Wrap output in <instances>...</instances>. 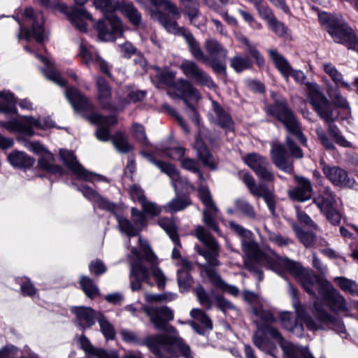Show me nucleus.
Segmentation results:
<instances>
[{
	"label": "nucleus",
	"mask_w": 358,
	"mask_h": 358,
	"mask_svg": "<svg viewBox=\"0 0 358 358\" xmlns=\"http://www.w3.org/2000/svg\"><path fill=\"white\" fill-rule=\"evenodd\" d=\"M242 250L245 254L244 264L247 269L252 272L259 281L263 279L261 266H269L278 275L283 277V273L278 268H283L292 275L301 285L304 290L315 296V287H318L319 294L323 297L329 308L335 312L347 311L348 307L343 296L337 292L327 280L320 278L310 271L303 268L299 262L288 258L280 259L276 264L263 252L257 243L253 240H243Z\"/></svg>",
	"instance_id": "nucleus-1"
},
{
	"label": "nucleus",
	"mask_w": 358,
	"mask_h": 358,
	"mask_svg": "<svg viewBox=\"0 0 358 358\" xmlns=\"http://www.w3.org/2000/svg\"><path fill=\"white\" fill-rule=\"evenodd\" d=\"M143 310L155 328L165 333L145 338L143 345H146L158 358H195V353L180 336L176 329L166 324L173 319V313L169 308L145 306Z\"/></svg>",
	"instance_id": "nucleus-2"
},
{
	"label": "nucleus",
	"mask_w": 358,
	"mask_h": 358,
	"mask_svg": "<svg viewBox=\"0 0 358 358\" xmlns=\"http://www.w3.org/2000/svg\"><path fill=\"white\" fill-rule=\"evenodd\" d=\"M119 230L128 237L138 236L140 251L132 247L131 251L137 257V261L131 264L130 283L132 291L141 289V282L152 285L150 282V272L155 279L157 286L164 289L166 285V278L161 269L157 266V257L150 248L148 241L140 235L139 228L136 227L128 218L116 215Z\"/></svg>",
	"instance_id": "nucleus-3"
},
{
	"label": "nucleus",
	"mask_w": 358,
	"mask_h": 358,
	"mask_svg": "<svg viewBox=\"0 0 358 358\" xmlns=\"http://www.w3.org/2000/svg\"><path fill=\"white\" fill-rule=\"evenodd\" d=\"M195 237L203 243V246L195 245V251L206 260L202 265L201 273H204L210 282L217 288L224 290L233 296H237L238 289L226 283L219 275L214 267L220 264V245L211 234L202 226H197L194 232Z\"/></svg>",
	"instance_id": "nucleus-4"
},
{
	"label": "nucleus",
	"mask_w": 358,
	"mask_h": 358,
	"mask_svg": "<svg viewBox=\"0 0 358 358\" xmlns=\"http://www.w3.org/2000/svg\"><path fill=\"white\" fill-rule=\"evenodd\" d=\"M151 3L157 8L156 10H152L151 13L152 18L158 21L168 32L182 35L192 57L203 64H207L209 62V57L204 54L193 35L190 32L180 28L175 20L170 19L158 10L159 8L164 9L178 19L180 17V15L177 6L169 0H151Z\"/></svg>",
	"instance_id": "nucleus-5"
},
{
	"label": "nucleus",
	"mask_w": 358,
	"mask_h": 358,
	"mask_svg": "<svg viewBox=\"0 0 358 358\" xmlns=\"http://www.w3.org/2000/svg\"><path fill=\"white\" fill-rule=\"evenodd\" d=\"M288 288L292 298V306L297 319L303 321L306 324L307 329L310 331H316L323 329L326 326L337 332L341 336L345 334L346 330L343 321L331 316L325 310L319 308L317 303H315V315L317 320H314L306 313L304 308L300 304L295 288L290 283L288 284Z\"/></svg>",
	"instance_id": "nucleus-6"
},
{
	"label": "nucleus",
	"mask_w": 358,
	"mask_h": 358,
	"mask_svg": "<svg viewBox=\"0 0 358 358\" xmlns=\"http://www.w3.org/2000/svg\"><path fill=\"white\" fill-rule=\"evenodd\" d=\"M94 5L96 9L103 13L105 18L99 20L94 27L98 31L100 41H108L122 33V25L119 18L113 15L118 10L121 3L115 0H94Z\"/></svg>",
	"instance_id": "nucleus-7"
},
{
	"label": "nucleus",
	"mask_w": 358,
	"mask_h": 358,
	"mask_svg": "<svg viewBox=\"0 0 358 358\" xmlns=\"http://www.w3.org/2000/svg\"><path fill=\"white\" fill-rule=\"evenodd\" d=\"M306 85L310 103L321 118L328 123L329 134L340 146L343 148L351 147V143L345 138L341 134L338 128L331 122L332 120V113L330 110L329 101L320 92L318 85L315 83H307Z\"/></svg>",
	"instance_id": "nucleus-8"
},
{
	"label": "nucleus",
	"mask_w": 358,
	"mask_h": 358,
	"mask_svg": "<svg viewBox=\"0 0 358 358\" xmlns=\"http://www.w3.org/2000/svg\"><path fill=\"white\" fill-rule=\"evenodd\" d=\"M318 18L336 43L344 44L348 48L358 52V38L341 18L327 13H319Z\"/></svg>",
	"instance_id": "nucleus-9"
},
{
	"label": "nucleus",
	"mask_w": 358,
	"mask_h": 358,
	"mask_svg": "<svg viewBox=\"0 0 358 358\" xmlns=\"http://www.w3.org/2000/svg\"><path fill=\"white\" fill-rule=\"evenodd\" d=\"M266 113L281 122L289 134L295 136L301 144L306 145L307 139L301 131L300 124L285 101H277L268 106Z\"/></svg>",
	"instance_id": "nucleus-10"
},
{
	"label": "nucleus",
	"mask_w": 358,
	"mask_h": 358,
	"mask_svg": "<svg viewBox=\"0 0 358 358\" xmlns=\"http://www.w3.org/2000/svg\"><path fill=\"white\" fill-rule=\"evenodd\" d=\"M0 126L12 133H22L29 136L34 135V129H48L55 127L50 117L36 118L32 116H22L20 119L0 122Z\"/></svg>",
	"instance_id": "nucleus-11"
},
{
	"label": "nucleus",
	"mask_w": 358,
	"mask_h": 358,
	"mask_svg": "<svg viewBox=\"0 0 358 358\" xmlns=\"http://www.w3.org/2000/svg\"><path fill=\"white\" fill-rule=\"evenodd\" d=\"M171 96H176L184 100L187 106V113L192 120L199 124V118L195 108L189 103V101H198L201 95L198 90L188 80L180 78L174 82L168 92Z\"/></svg>",
	"instance_id": "nucleus-12"
},
{
	"label": "nucleus",
	"mask_w": 358,
	"mask_h": 358,
	"mask_svg": "<svg viewBox=\"0 0 358 358\" xmlns=\"http://www.w3.org/2000/svg\"><path fill=\"white\" fill-rule=\"evenodd\" d=\"M313 203L332 224H339L341 214L336 209L337 197L330 187L320 189L318 195L313 199Z\"/></svg>",
	"instance_id": "nucleus-13"
},
{
	"label": "nucleus",
	"mask_w": 358,
	"mask_h": 358,
	"mask_svg": "<svg viewBox=\"0 0 358 358\" xmlns=\"http://www.w3.org/2000/svg\"><path fill=\"white\" fill-rule=\"evenodd\" d=\"M204 47L208 54L209 64L213 71L219 74H226L225 59L228 51L217 40L208 38L204 43Z\"/></svg>",
	"instance_id": "nucleus-14"
},
{
	"label": "nucleus",
	"mask_w": 358,
	"mask_h": 358,
	"mask_svg": "<svg viewBox=\"0 0 358 358\" xmlns=\"http://www.w3.org/2000/svg\"><path fill=\"white\" fill-rule=\"evenodd\" d=\"M195 292L200 304L206 310H210L214 304L224 314L229 311L237 312L236 306L222 295L215 294L214 292L209 294L201 286L196 287Z\"/></svg>",
	"instance_id": "nucleus-15"
},
{
	"label": "nucleus",
	"mask_w": 358,
	"mask_h": 358,
	"mask_svg": "<svg viewBox=\"0 0 358 358\" xmlns=\"http://www.w3.org/2000/svg\"><path fill=\"white\" fill-rule=\"evenodd\" d=\"M180 69L186 77L193 79L196 84L206 86L210 89L216 87L210 76L199 67L195 62L184 59L180 64Z\"/></svg>",
	"instance_id": "nucleus-16"
},
{
	"label": "nucleus",
	"mask_w": 358,
	"mask_h": 358,
	"mask_svg": "<svg viewBox=\"0 0 358 358\" xmlns=\"http://www.w3.org/2000/svg\"><path fill=\"white\" fill-rule=\"evenodd\" d=\"M25 17L33 20L31 32L27 28H22L20 26V33L19 38H24L26 40H29L31 36L38 42L41 43L44 41L45 34L43 27V17L41 13H34L31 8H27L24 10Z\"/></svg>",
	"instance_id": "nucleus-17"
},
{
	"label": "nucleus",
	"mask_w": 358,
	"mask_h": 358,
	"mask_svg": "<svg viewBox=\"0 0 358 358\" xmlns=\"http://www.w3.org/2000/svg\"><path fill=\"white\" fill-rule=\"evenodd\" d=\"M60 157L64 164L76 176L81 180L91 181L94 178L97 180H106L101 176L96 175L94 173L89 172L85 169L83 166L77 161L74 154L66 150H60Z\"/></svg>",
	"instance_id": "nucleus-18"
},
{
	"label": "nucleus",
	"mask_w": 358,
	"mask_h": 358,
	"mask_svg": "<svg viewBox=\"0 0 358 358\" xmlns=\"http://www.w3.org/2000/svg\"><path fill=\"white\" fill-rule=\"evenodd\" d=\"M243 182L250 192L255 196L262 197L272 215L275 214V202L273 193L268 189L264 184H257L253 177L245 173L243 176Z\"/></svg>",
	"instance_id": "nucleus-19"
},
{
	"label": "nucleus",
	"mask_w": 358,
	"mask_h": 358,
	"mask_svg": "<svg viewBox=\"0 0 358 358\" xmlns=\"http://www.w3.org/2000/svg\"><path fill=\"white\" fill-rule=\"evenodd\" d=\"M243 160L260 178L267 182L273 180V174L269 170V162L265 157L252 152L245 156Z\"/></svg>",
	"instance_id": "nucleus-20"
},
{
	"label": "nucleus",
	"mask_w": 358,
	"mask_h": 358,
	"mask_svg": "<svg viewBox=\"0 0 358 358\" xmlns=\"http://www.w3.org/2000/svg\"><path fill=\"white\" fill-rule=\"evenodd\" d=\"M155 166L169 176L171 180V184L176 192L180 190L189 192L194 189L193 185L186 178H182L180 176L178 170L171 164L160 161H153Z\"/></svg>",
	"instance_id": "nucleus-21"
},
{
	"label": "nucleus",
	"mask_w": 358,
	"mask_h": 358,
	"mask_svg": "<svg viewBox=\"0 0 358 358\" xmlns=\"http://www.w3.org/2000/svg\"><path fill=\"white\" fill-rule=\"evenodd\" d=\"M321 165L323 173L333 185L339 187H354L355 181L348 177L344 169L338 166H330L324 162H322Z\"/></svg>",
	"instance_id": "nucleus-22"
},
{
	"label": "nucleus",
	"mask_w": 358,
	"mask_h": 358,
	"mask_svg": "<svg viewBox=\"0 0 358 358\" xmlns=\"http://www.w3.org/2000/svg\"><path fill=\"white\" fill-rule=\"evenodd\" d=\"M203 139L213 142V139L210 136V131L206 129L199 130L198 135L196 136L194 148L197 152V155L202 163L212 169H215V164L213 157L208 150V148L205 145Z\"/></svg>",
	"instance_id": "nucleus-23"
},
{
	"label": "nucleus",
	"mask_w": 358,
	"mask_h": 358,
	"mask_svg": "<svg viewBox=\"0 0 358 358\" xmlns=\"http://www.w3.org/2000/svg\"><path fill=\"white\" fill-rule=\"evenodd\" d=\"M210 120L224 129L232 131L234 128V122L231 115L217 101L212 99H210Z\"/></svg>",
	"instance_id": "nucleus-24"
},
{
	"label": "nucleus",
	"mask_w": 358,
	"mask_h": 358,
	"mask_svg": "<svg viewBox=\"0 0 358 358\" xmlns=\"http://www.w3.org/2000/svg\"><path fill=\"white\" fill-rule=\"evenodd\" d=\"M89 120L92 123L98 124L99 128L96 131L97 138L102 141L110 140L109 127L117 123V119L115 116L104 117L99 114H93L89 117Z\"/></svg>",
	"instance_id": "nucleus-25"
},
{
	"label": "nucleus",
	"mask_w": 358,
	"mask_h": 358,
	"mask_svg": "<svg viewBox=\"0 0 358 358\" xmlns=\"http://www.w3.org/2000/svg\"><path fill=\"white\" fill-rule=\"evenodd\" d=\"M64 94L75 111L81 112L92 109V103L78 89L75 87L67 88Z\"/></svg>",
	"instance_id": "nucleus-26"
},
{
	"label": "nucleus",
	"mask_w": 358,
	"mask_h": 358,
	"mask_svg": "<svg viewBox=\"0 0 358 358\" xmlns=\"http://www.w3.org/2000/svg\"><path fill=\"white\" fill-rule=\"evenodd\" d=\"M271 155L272 161L277 167L287 173L292 171L293 166L292 162H289L288 155L282 144L278 143H273Z\"/></svg>",
	"instance_id": "nucleus-27"
},
{
	"label": "nucleus",
	"mask_w": 358,
	"mask_h": 358,
	"mask_svg": "<svg viewBox=\"0 0 358 358\" xmlns=\"http://www.w3.org/2000/svg\"><path fill=\"white\" fill-rule=\"evenodd\" d=\"M296 187L288 192L289 196L294 200L305 201L311 197L313 187L310 180L304 177L295 178Z\"/></svg>",
	"instance_id": "nucleus-28"
},
{
	"label": "nucleus",
	"mask_w": 358,
	"mask_h": 358,
	"mask_svg": "<svg viewBox=\"0 0 358 358\" xmlns=\"http://www.w3.org/2000/svg\"><path fill=\"white\" fill-rule=\"evenodd\" d=\"M80 53L83 59H84V62L87 65H90L92 64H96L99 66L100 71L110 76V66L99 55H98L96 53L93 52L92 50L88 49L83 44L80 45Z\"/></svg>",
	"instance_id": "nucleus-29"
},
{
	"label": "nucleus",
	"mask_w": 358,
	"mask_h": 358,
	"mask_svg": "<svg viewBox=\"0 0 358 358\" xmlns=\"http://www.w3.org/2000/svg\"><path fill=\"white\" fill-rule=\"evenodd\" d=\"M71 311L76 315L78 324L82 329H89L94 324L96 315L91 308L73 307Z\"/></svg>",
	"instance_id": "nucleus-30"
},
{
	"label": "nucleus",
	"mask_w": 358,
	"mask_h": 358,
	"mask_svg": "<svg viewBox=\"0 0 358 358\" xmlns=\"http://www.w3.org/2000/svg\"><path fill=\"white\" fill-rule=\"evenodd\" d=\"M280 322L282 327L298 337L303 335V326L299 323L296 317L289 312H284L280 315Z\"/></svg>",
	"instance_id": "nucleus-31"
},
{
	"label": "nucleus",
	"mask_w": 358,
	"mask_h": 358,
	"mask_svg": "<svg viewBox=\"0 0 358 358\" xmlns=\"http://www.w3.org/2000/svg\"><path fill=\"white\" fill-rule=\"evenodd\" d=\"M268 53L276 69L280 72L286 80L288 81L292 70V67L288 61L276 50L268 49Z\"/></svg>",
	"instance_id": "nucleus-32"
},
{
	"label": "nucleus",
	"mask_w": 358,
	"mask_h": 358,
	"mask_svg": "<svg viewBox=\"0 0 358 358\" xmlns=\"http://www.w3.org/2000/svg\"><path fill=\"white\" fill-rule=\"evenodd\" d=\"M286 358H314L306 348H299L287 341H282L280 344Z\"/></svg>",
	"instance_id": "nucleus-33"
},
{
	"label": "nucleus",
	"mask_w": 358,
	"mask_h": 358,
	"mask_svg": "<svg viewBox=\"0 0 358 358\" xmlns=\"http://www.w3.org/2000/svg\"><path fill=\"white\" fill-rule=\"evenodd\" d=\"M35 55L46 66L45 69H42V72L45 78L60 87L66 86V81L64 80L61 77L60 73L52 67V63L49 59L38 54H35Z\"/></svg>",
	"instance_id": "nucleus-34"
},
{
	"label": "nucleus",
	"mask_w": 358,
	"mask_h": 358,
	"mask_svg": "<svg viewBox=\"0 0 358 358\" xmlns=\"http://www.w3.org/2000/svg\"><path fill=\"white\" fill-rule=\"evenodd\" d=\"M181 6L183 7V12L189 17L190 22L194 26L200 28L202 24L198 22V19L201 17L199 10V2L197 0H180Z\"/></svg>",
	"instance_id": "nucleus-35"
},
{
	"label": "nucleus",
	"mask_w": 358,
	"mask_h": 358,
	"mask_svg": "<svg viewBox=\"0 0 358 358\" xmlns=\"http://www.w3.org/2000/svg\"><path fill=\"white\" fill-rule=\"evenodd\" d=\"M95 80L98 92V100L103 108H109L111 97L110 87L103 78L96 77Z\"/></svg>",
	"instance_id": "nucleus-36"
},
{
	"label": "nucleus",
	"mask_w": 358,
	"mask_h": 358,
	"mask_svg": "<svg viewBox=\"0 0 358 358\" xmlns=\"http://www.w3.org/2000/svg\"><path fill=\"white\" fill-rule=\"evenodd\" d=\"M9 163L17 168H29L33 166L34 160L25 152L18 150L11 152L8 155Z\"/></svg>",
	"instance_id": "nucleus-37"
},
{
	"label": "nucleus",
	"mask_w": 358,
	"mask_h": 358,
	"mask_svg": "<svg viewBox=\"0 0 358 358\" xmlns=\"http://www.w3.org/2000/svg\"><path fill=\"white\" fill-rule=\"evenodd\" d=\"M85 20H92V17L83 8L73 10L70 16V20L72 24L81 32L87 31Z\"/></svg>",
	"instance_id": "nucleus-38"
},
{
	"label": "nucleus",
	"mask_w": 358,
	"mask_h": 358,
	"mask_svg": "<svg viewBox=\"0 0 358 358\" xmlns=\"http://www.w3.org/2000/svg\"><path fill=\"white\" fill-rule=\"evenodd\" d=\"M0 112L9 114L17 113L14 94L9 91H0Z\"/></svg>",
	"instance_id": "nucleus-39"
},
{
	"label": "nucleus",
	"mask_w": 358,
	"mask_h": 358,
	"mask_svg": "<svg viewBox=\"0 0 358 358\" xmlns=\"http://www.w3.org/2000/svg\"><path fill=\"white\" fill-rule=\"evenodd\" d=\"M110 141L116 150L122 154H127L133 150L128 137L122 131H118L110 137Z\"/></svg>",
	"instance_id": "nucleus-40"
},
{
	"label": "nucleus",
	"mask_w": 358,
	"mask_h": 358,
	"mask_svg": "<svg viewBox=\"0 0 358 358\" xmlns=\"http://www.w3.org/2000/svg\"><path fill=\"white\" fill-rule=\"evenodd\" d=\"M120 11L128 18L134 26L137 27L141 24L142 21L141 15L133 4L127 2H122Z\"/></svg>",
	"instance_id": "nucleus-41"
},
{
	"label": "nucleus",
	"mask_w": 358,
	"mask_h": 358,
	"mask_svg": "<svg viewBox=\"0 0 358 358\" xmlns=\"http://www.w3.org/2000/svg\"><path fill=\"white\" fill-rule=\"evenodd\" d=\"M264 335L265 334H262L261 330L258 328V330L253 336L254 344L262 351L268 353L273 357H275L274 355V350L275 349V345L268 341Z\"/></svg>",
	"instance_id": "nucleus-42"
},
{
	"label": "nucleus",
	"mask_w": 358,
	"mask_h": 358,
	"mask_svg": "<svg viewBox=\"0 0 358 358\" xmlns=\"http://www.w3.org/2000/svg\"><path fill=\"white\" fill-rule=\"evenodd\" d=\"M79 342L81 348L88 355H94L97 358H107V356H110V358H114V355H108V351L103 349H96L94 348L89 339L84 335L79 337Z\"/></svg>",
	"instance_id": "nucleus-43"
},
{
	"label": "nucleus",
	"mask_w": 358,
	"mask_h": 358,
	"mask_svg": "<svg viewBox=\"0 0 358 358\" xmlns=\"http://www.w3.org/2000/svg\"><path fill=\"white\" fill-rule=\"evenodd\" d=\"M323 69L324 72L328 74L337 87H341L346 88L347 90L350 89V86L348 83L344 81L343 75L339 72L336 68L331 63H325L323 64Z\"/></svg>",
	"instance_id": "nucleus-44"
},
{
	"label": "nucleus",
	"mask_w": 358,
	"mask_h": 358,
	"mask_svg": "<svg viewBox=\"0 0 358 358\" xmlns=\"http://www.w3.org/2000/svg\"><path fill=\"white\" fill-rule=\"evenodd\" d=\"M159 225L167 233L172 241L180 247L179 237L177 233V227L174 222L169 218H161L158 221Z\"/></svg>",
	"instance_id": "nucleus-45"
},
{
	"label": "nucleus",
	"mask_w": 358,
	"mask_h": 358,
	"mask_svg": "<svg viewBox=\"0 0 358 358\" xmlns=\"http://www.w3.org/2000/svg\"><path fill=\"white\" fill-rule=\"evenodd\" d=\"M238 40L245 45L246 52L255 60L257 64L259 66H262L264 63V59L257 47L245 36H240Z\"/></svg>",
	"instance_id": "nucleus-46"
},
{
	"label": "nucleus",
	"mask_w": 358,
	"mask_h": 358,
	"mask_svg": "<svg viewBox=\"0 0 358 358\" xmlns=\"http://www.w3.org/2000/svg\"><path fill=\"white\" fill-rule=\"evenodd\" d=\"M203 180H199V185L198 188V195L201 202L205 205L206 208H210L217 211V208L213 202L212 196L208 188L204 185Z\"/></svg>",
	"instance_id": "nucleus-47"
},
{
	"label": "nucleus",
	"mask_w": 358,
	"mask_h": 358,
	"mask_svg": "<svg viewBox=\"0 0 358 358\" xmlns=\"http://www.w3.org/2000/svg\"><path fill=\"white\" fill-rule=\"evenodd\" d=\"M252 65L251 59L248 57L236 55L230 60L231 67L237 73H241L250 69Z\"/></svg>",
	"instance_id": "nucleus-48"
},
{
	"label": "nucleus",
	"mask_w": 358,
	"mask_h": 358,
	"mask_svg": "<svg viewBox=\"0 0 358 358\" xmlns=\"http://www.w3.org/2000/svg\"><path fill=\"white\" fill-rule=\"evenodd\" d=\"M218 212V209L217 211H214L211 207L206 208L203 211V221L208 228L211 229L216 233L220 234V229L215 220Z\"/></svg>",
	"instance_id": "nucleus-49"
},
{
	"label": "nucleus",
	"mask_w": 358,
	"mask_h": 358,
	"mask_svg": "<svg viewBox=\"0 0 358 358\" xmlns=\"http://www.w3.org/2000/svg\"><path fill=\"white\" fill-rule=\"evenodd\" d=\"M80 284L83 292L88 297L93 299L99 295V289L91 278L87 276H81Z\"/></svg>",
	"instance_id": "nucleus-50"
},
{
	"label": "nucleus",
	"mask_w": 358,
	"mask_h": 358,
	"mask_svg": "<svg viewBox=\"0 0 358 358\" xmlns=\"http://www.w3.org/2000/svg\"><path fill=\"white\" fill-rule=\"evenodd\" d=\"M235 205L236 209L245 217L253 220L257 219V214L254 207L245 199H239L236 200Z\"/></svg>",
	"instance_id": "nucleus-51"
},
{
	"label": "nucleus",
	"mask_w": 358,
	"mask_h": 358,
	"mask_svg": "<svg viewBox=\"0 0 358 358\" xmlns=\"http://www.w3.org/2000/svg\"><path fill=\"white\" fill-rule=\"evenodd\" d=\"M101 331L107 340H112L115 338V331L113 326L101 313L97 317Z\"/></svg>",
	"instance_id": "nucleus-52"
},
{
	"label": "nucleus",
	"mask_w": 358,
	"mask_h": 358,
	"mask_svg": "<svg viewBox=\"0 0 358 358\" xmlns=\"http://www.w3.org/2000/svg\"><path fill=\"white\" fill-rule=\"evenodd\" d=\"M268 17V23L271 29L279 36H283L287 32V28L285 24L278 21L271 12L266 9H264Z\"/></svg>",
	"instance_id": "nucleus-53"
},
{
	"label": "nucleus",
	"mask_w": 358,
	"mask_h": 358,
	"mask_svg": "<svg viewBox=\"0 0 358 358\" xmlns=\"http://www.w3.org/2000/svg\"><path fill=\"white\" fill-rule=\"evenodd\" d=\"M334 281L338 283L343 291L358 295V286L355 281L344 277H336L334 278Z\"/></svg>",
	"instance_id": "nucleus-54"
},
{
	"label": "nucleus",
	"mask_w": 358,
	"mask_h": 358,
	"mask_svg": "<svg viewBox=\"0 0 358 358\" xmlns=\"http://www.w3.org/2000/svg\"><path fill=\"white\" fill-rule=\"evenodd\" d=\"M328 95L336 107L349 108V104L346 99L341 94L338 88H330L328 90Z\"/></svg>",
	"instance_id": "nucleus-55"
},
{
	"label": "nucleus",
	"mask_w": 358,
	"mask_h": 358,
	"mask_svg": "<svg viewBox=\"0 0 358 358\" xmlns=\"http://www.w3.org/2000/svg\"><path fill=\"white\" fill-rule=\"evenodd\" d=\"M53 157L51 153L47 152L43 157H42L39 162V166L43 169L48 171L51 173H62L63 169L57 165L53 164L52 160Z\"/></svg>",
	"instance_id": "nucleus-56"
},
{
	"label": "nucleus",
	"mask_w": 358,
	"mask_h": 358,
	"mask_svg": "<svg viewBox=\"0 0 358 358\" xmlns=\"http://www.w3.org/2000/svg\"><path fill=\"white\" fill-rule=\"evenodd\" d=\"M190 205L188 198L180 199L175 198L171 200L165 206L164 209L166 212H176L185 209Z\"/></svg>",
	"instance_id": "nucleus-57"
},
{
	"label": "nucleus",
	"mask_w": 358,
	"mask_h": 358,
	"mask_svg": "<svg viewBox=\"0 0 358 358\" xmlns=\"http://www.w3.org/2000/svg\"><path fill=\"white\" fill-rule=\"evenodd\" d=\"M156 70V77L161 83L165 84L171 88L174 83L173 80L176 76V73L172 71H162L159 67H155Z\"/></svg>",
	"instance_id": "nucleus-58"
},
{
	"label": "nucleus",
	"mask_w": 358,
	"mask_h": 358,
	"mask_svg": "<svg viewBox=\"0 0 358 358\" xmlns=\"http://www.w3.org/2000/svg\"><path fill=\"white\" fill-rule=\"evenodd\" d=\"M178 283L181 292L188 289L192 284V278L186 270L178 271Z\"/></svg>",
	"instance_id": "nucleus-59"
},
{
	"label": "nucleus",
	"mask_w": 358,
	"mask_h": 358,
	"mask_svg": "<svg viewBox=\"0 0 358 358\" xmlns=\"http://www.w3.org/2000/svg\"><path fill=\"white\" fill-rule=\"evenodd\" d=\"M181 166L183 169L198 173V178L199 180H203V175L199 171V164L193 159L184 157L181 159Z\"/></svg>",
	"instance_id": "nucleus-60"
},
{
	"label": "nucleus",
	"mask_w": 358,
	"mask_h": 358,
	"mask_svg": "<svg viewBox=\"0 0 358 358\" xmlns=\"http://www.w3.org/2000/svg\"><path fill=\"white\" fill-rule=\"evenodd\" d=\"M190 315L193 318L200 322L205 328L212 329V322L202 310L199 308H194L190 311Z\"/></svg>",
	"instance_id": "nucleus-61"
},
{
	"label": "nucleus",
	"mask_w": 358,
	"mask_h": 358,
	"mask_svg": "<svg viewBox=\"0 0 358 358\" xmlns=\"http://www.w3.org/2000/svg\"><path fill=\"white\" fill-rule=\"evenodd\" d=\"M131 213L132 222L136 227H138L139 231H141L142 229L146 225V217L145 215L136 208H131Z\"/></svg>",
	"instance_id": "nucleus-62"
},
{
	"label": "nucleus",
	"mask_w": 358,
	"mask_h": 358,
	"mask_svg": "<svg viewBox=\"0 0 358 358\" xmlns=\"http://www.w3.org/2000/svg\"><path fill=\"white\" fill-rule=\"evenodd\" d=\"M297 238L306 247H311L315 242V236L313 233L306 232L302 229L295 230Z\"/></svg>",
	"instance_id": "nucleus-63"
},
{
	"label": "nucleus",
	"mask_w": 358,
	"mask_h": 358,
	"mask_svg": "<svg viewBox=\"0 0 358 358\" xmlns=\"http://www.w3.org/2000/svg\"><path fill=\"white\" fill-rule=\"evenodd\" d=\"M141 206L145 213L153 216L158 215L162 212V208L160 206L147 199L141 204Z\"/></svg>",
	"instance_id": "nucleus-64"
}]
</instances>
